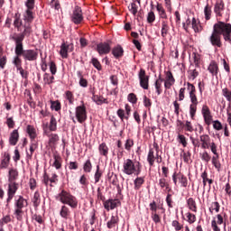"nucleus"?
Segmentation results:
<instances>
[{"instance_id":"53","label":"nucleus","mask_w":231,"mask_h":231,"mask_svg":"<svg viewBox=\"0 0 231 231\" xmlns=\"http://www.w3.org/2000/svg\"><path fill=\"white\" fill-rule=\"evenodd\" d=\"M91 64L97 69V71H102V64H100V61H98V59L92 58Z\"/></svg>"},{"instance_id":"5","label":"nucleus","mask_w":231,"mask_h":231,"mask_svg":"<svg viewBox=\"0 0 231 231\" xmlns=\"http://www.w3.org/2000/svg\"><path fill=\"white\" fill-rule=\"evenodd\" d=\"M123 172L127 176H140L142 173V163L140 162H133L131 159H126L123 163Z\"/></svg>"},{"instance_id":"34","label":"nucleus","mask_w":231,"mask_h":231,"mask_svg":"<svg viewBox=\"0 0 231 231\" xmlns=\"http://www.w3.org/2000/svg\"><path fill=\"white\" fill-rule=\"evenodd\" d=\"M147 162L150 167L154 166L155 155H154V148H150L147 155Z\"/></svg>"},{"instance_id":"20","label":"nucleus","mask_w":231,"mask_h":231,"mask_svg":"<svg viewBox=\"0 0 231 231\" xmlns=\"http://www.w3.org/2000/svg\"><path fill=\"white\" fill-rule=\"evenodd\" d=\"M208 70L211 73L212 77H217V73H219V65H217L216 60H212L208 67Z\"/></svg>"},{"instance_id":"26","label":"nucleus","mask_w":231,"mask_h":231,"mask_svg":"<svg viewBox=\"0 0 231 231\" xmlns=\"http://www.w3.org/2000/svg\"><path fill=\"white\" fill-rule=\"evenodd\" d=\"M19 180V171L17 169L12 168L8 172V181H17Z\"/></svg>"},{"instance_id":"47","label":"nucleus","mask_w":231,"mask_h":231,"mask_svg":"<svg viewBox=\"0 0 231 231\" xmlns=\"http://www.w3.org/2000/svg\"><path fill=\"white\" fill-rule=\"evenodd\" d=\"M200 158H201L202 162H205V163H208V162H210V160H212V157L207 151H204L202 153H200Z\"/></svg>"},{"instance_id":"25","label":"nucleus","mask_w":231,"mask_h":231,"mask_svg":"<svg viewBox=\"0 0 231 231\" xmlns=\"http://www.w3.org/2000/svg\"><path fill=\"white\" fill-rule=\"evenodd\" d=\"M169 32H171V27L169 26V22L162 21V30H161V35L165 39L167 35H169Z\"/></svg>"},{"instance_id":"9","label":"nucleus","mask_w":231,"mask_h":231,"mask_svg":"<svg viewBox=\"0 0 231 231\" xmlns=\"http://www.w3.org/2000/svg\"><path fill=\"white\" fill-rule=\"evenodd\" d=\"M189 98L191 104L189 105V116L191 120L196 119V113L198 111V105L199 102L198 101V96L196 95V92H193L189 94Z\"/></svg>"},{"instance_id":"46","label":"nucleus","mask_w":231,"mask_h":231,"mask_svg":"<svg viewBox=\"0 0 231 231\" xmlns=\"http://www.w3.org/2000/svg\"><path fill=\"white\" fill-rule=\"evenodd\" d=\"M183 130L187 133H194V126L192 125V123L190 121H185Z\"/></svg>"},{"instance_id":"33","label":"nucleus","mask_w":231,"mask_h":231,"mask_svg":"<svg viewBox=\"0 0 231 231\" xmlns=\"http://www.w3.org/2000/svg\"><path fill=\"white\" fill-rule=\"evenodd\" d=\"M60 217H63V219H68V217L71 216V211H69V208H68L66 205L61 206V208L60 210Z\"/></svg>"},{"instance_id":"15","label":"nucleus","mask_w":231,"mask_h":231,"mask_svg":"<svg viewBox=\"0 0 231 231\" xmlns=\"http://www.w3.org/2000/svg\"><path fill=\"white\" fill-rule=\"evenodd\" d=\"M73 50H75L73 43L63 42L60 45V55L62 57V59H68V51L71 52Z\"/></svg>"},{"instance_id":"28","label":"nucleus","mask_w":231,"mask_h":231,"mask_svg":"<svg viewBox=\"0 0 231 231\" xmlns=\"http://www.w3.org/2000/svg\"><path fill=\"white\" fill-rule=\"evenodd\" d=\"M39 147V143L35 139H31V145H30V153L27 152L28 158H32L33 156V152L37 151Z\"/></svg>"},{"instance_id":"42","label":"nucleus","mask_w":231,"mask_h":231,"mask_svg":"<svg viewBox=\"0 0 231 231\" xmlns=\"http://www.w3.org/2000/svg\"><path fill=\"white\" fill-rule=\"evenodd\" d=\"M53 80H55V77L53 75L51 76L50 73H45L43 75V81L44 84H47V86H51V84H53Z\"/></svg>"},{"instance_id":"48","label":"nucleus","mask_w":231,"mask_h":231,"mask_svg":"<svg viewBox=\"0 0 231 231\" xmlns=\"http://www.w3.org/2000/svg\"><path fill=\"white\" fill-rule=\"evenodd\" d=\"M49 129L50 131H57V119L53 116L51 117Z\"/></svg>"},{"instance_id":"58","label":"nucleus","mask_w":231,"mask_h":231,"mask_svg":"<svg viewBox=\"0 0 231 231\" xmlns=\"http://www.w3.org/2000/svg\"><path fill=\"white\" fill-rule=\"evenodd\" d=\"M186 217H187V221H188V223H189V225L196 223V215H194L190 212H188V213H186Z\"/></svg>"},{"instance_id":"1","label":"nucleus","mask_w":231,"mask_h":231,"mask_svg":"<svg viewBox=\"0 0 231 231\" xmlns=\"http://www.w3.org/2000/svg\"><path fill=\"white\" fill-rule=\"evenodd\" d=\"M221 35L226 42L231 44V23L218 21L213 25V32L208 41L214 48H223Z\"/></svg>"},{"instance_id":"29","label":"nucleus","mask_w":231,"mask_h":231,"mask_svg":"<svg viewBox=\"0 0 231 231\" xmlns=\"http://www.w3.org/2000/svg\"><path fill=\"white\" fill-rule=\"evenodd\" d=\"M26 133L31 140H35V138H37V130L33 125H28L26 127Z\"/></svg>"},{"instance_id":"21","label":"nucleus","mask_w":231,"mask_h":231,"mask_svg":"<svg viewBox=\"0 0 231 231\" xmlns=\"http://www.w3.org/2000/svg\"><path fill=\"white\" fill-rule=\"evenodd\" d=\"M92 100L97 106H102V104H109V101H107V98H105L104 96L96 95L95 92H92Z\"/></svg>"},{"instance_id":"54","label":"nucleus","mask_w":231,"mask_h":231,"mask_svg":"<svg viewBox=\"0 0 231 231\" xmlns=\"http://www.w3.org/2000/svg\"><path fill=\"white\" fill-rule=\"evenodd\" d=\"M21 57H23V55L16 54L13 61L17 69H19V68H22L21 64L23 60H21Z\"/></svg>"},{"instance_id":"7","label":"nucleus","mask_w":231,"mask_h":231,"mask_svg":"<svg viewBox=\"0 0 231 231\" xmlns=\"http://www.w3.org/2000/svg\"><path fill=\"white\" fill-rule=\"evenodd\" d=\"M199 141L201 142V149H210L211 152L217 151V144L210 139V135L202 134L199 136Z\"/></svg>"},{"instance_id":"23","label":"nucleus","mask_w":231,"mask_h":231,"mask_svg":"<svg viewBox=\"0 0 231 231\" xmlns=\"http://www.w3.org/2000/svg\"><path fill=\"white\" fill-rule=\"evenodd\" d=\"M112 55H114L115 59H122L124 57V48L122 45H116L112 49Z\"/></svg>"},{"instance_id":"18","label":"nucleus","mask_w":231,"mask_h":231,"mask_svg":"<svg viewBox=\"0 0 231 231\" xmlns=\"http://www.w3.org/2000/svg\"><path fill=\"white\" fill-rule=\"evenodd\" d=\"M214 154L211 158L212 165L215 167V169L217 171V172H221V162L219 161V153L217 152V150H215L212 152Z\"/></svg>"},{"instance_id":"59","label":"nucleus","mask_w":231,"mask_h":231,"mask_svg":"<svg viewBox=\"0 0 231 231\" xmlns=\"http://www.w3.org/2000/svg\"><path fill=\"white\" fill-rule=\"evenodd\" d=\"M128 10L133 15H136V14H138V5H136V3H132L131 5L128 6Z\"/></svg>"},{"instance_id":"10","label":"nucleus","mask_w":231,"mask_h":231,"mask_svg":"<svg viewBox=\"0 0 231 231\" xmlns=\"http://www.w3.org/2000/svg\"><path fill=\"white\" fill-rule=\"evenodd\" d=\"M8 189H7V199L6 203L10 205V202L14 199L17 190H19V183L15 181H8Z\"/></svg>"},{"instance_id":"27","label":"nucleus","mask_w":231,"mask_h":231,"mask_svg":"<svg viewBox=\"0 0 231 231\" xmlns=\"http://www.w3.org/2000/svg\"><path fill=\"white\" fill-rule=\"evenodd\" d=\"M187 207L189 210H191V212H198V204L196 203V200L193 198H189L187 199Z\"/></svg>"},{"instance_id":"63","label":"nucleus","mask_w":231,"mask_h":231,"mask_svg":"<svg viewBox=\"0 0 231 231\" xmlns=\"http://www.w3.org/2000/svg\"><path fill=\"white\" fill-rule=\"evenodd\" d=\"M97 201H103V203H105L106 196H104V193H102V189L100 188H97Z\"/></svg>"},{"instance_id":"14","label":"nucleus","mask_w":231,"mask_h":231,"mask_svg":"<svg viewBox=\"0 0 231 231\" xmlns=\"http://www.w3.org/2000/svg\"><path fill=\"white\" fill-rule=\"evenodd\" d=\"M120 205H122V202H120V199H109L103 203V207L107 210V212L115 210V208H116V207H120Z\"/></svg>"},{"instance_id":"41","label":"nucleus","mask_w":231,"mask_h":231,"mask_svg":"<svg viewBox=\"0 0 231 231\" xmlns=\"http://www.w3.org/2000/svg\"><path fill=\"white\" fill-rule=\"evenodd\" d=\"M177 176L181 187L186 188L187 185H189V180H187V177H185V175H183L181 172H179Z\"/></svg>"},{"instance_id":"50","label":"nucleus","mask_w":231,"mask_h":231,"mask_svg":"<svg viewBox=\"0 0 231 231\" xmlns=\"http://www.w3.org/2000/svg\"><path fill=\"white\" fill-rule=\"evenodd\" d=\"M59 134H51L49 135V143H51L52 145H55L59 142Z\"/></svg>"},{"instance_id":"52","label":"nucleus","mask_w":231,"mask_h":231,"mask_svg":"<svg viewBox=\"0 0 231 231\" xmlns=\"http://www.w3.org/2000/svg\"><path fill=\"white\" fill-rule=\"evenodd\" d=\"M65 98L69 101V104H73L75 102V96H73V92L68 90L65 92Z\"/></svg>"},{"instance_id":"36","label":"nucleus","mask_w":231,"mask_h":231,"mask_svg":"<svg viewBox=\"0 0 231 231\" xmlns=\"http://www.w3.org/2000/svg\"><path fill=\"white\" fill-rule=\"evenodd\" d=\"M156 8L161 19H168L167 12H165V8H163L162 4H157Z\"/></svg>"},{"instance_id":"37","label":"nucleus","mask_w":231,"mask_h":231,"mask_svg":"<svg viewBox=\"0 0 231 231\" xmlns=\"http://www.w3.org/2000/svg\"><path fill=\"white\" fill-rule=\"evenodd\" d=\"M204 15L206 21H210V19H212V6L208 4H207L204 8Z\"/></svg>"},{"instance_id":"43","label":"nucleus","mask_w":231,"mask_h":231,"mask_svg":"<svg viewBox=\"0 0 231 231\" xmlns=\"http://www.w3.org/2000/svg\"><path fill=\"white\" fill-rule=\"evenodd\" d=\"M93 170V163H91V159L87 160L83 164L84 172L89 173Z\"/></svg>"},{"instance_id":"56","label":"nucleus","mask_w":231,"mask_h":231,"mask_svg":"<svg viewBox=\"0 0 231 231\" xmlns=\"http://www.w3.org/2000/svg\"><path fill=\"white\" fill-rule=\"evenodd\" d=\"M177 140L179 143H180L182 146L187 147L188 143H187V137H185V135L179 134Z\"/></svg>"},{"instance_id":"13","label":"nucleus","mask_w":231,"mask_h":231,"mask_svg":"<svg viewBox=\"0 0 231 231\" xmlns=\"http://www.w3.org/2000/svg\"><path fill=\"white\" fill-rule=\"evenodd\" d=\"M201 114L204 118V122L206 125H210L212 124V112L210 111V108L207 105L202 106Z\"/></svg>"},{"instance_id":"61","label":"nucleus","mask_w":231,"mask_h":231,"mask_svg":"<svg viewBox=\"0 0 231 231\" xmlns=\"http://www.w3.org/2000/svg\"><path fill=\"white\" fill-rule=\"evenodd\" d=\"M128 102H131V104H136L138 102V97H136V94L130 93L127 97Z\"/></svg>"},{"instance_id":"31","label":"nucleus","mask_w":231,"mask_h":231,"mask_svg":"<svg viewBox=\"0 0 231 231\" xmlns=\"http://www.w3.org/2000/svg\"><path fill=\"white\" fill-rule=\"evenodd\" d=\"M54 162L52 167H55L59 171L62 167V157L59 153H53Z\"/></svg>"},{"instance_id":"3","label":"nucleus","mask_w":231,"mask_h":231,"mask_svg":"<svg viewBox=\"0 0 231 231\" xmlns=\"http://www.w3.org/2000/svg\"><path fill=\"white\" fill-rule=\"evenodd\" d=\"M26 36H13L12 39L15 42L14 52L15 55H22L24 60H29L30 62L37 60L39 59V52L37 50H24L23 45V41H24Z\"/></svg>"},{"instance_id":"38","label":"nucleus","mask_w":231,"mask_h":231,"mask_svg":"<svg viewBox=\"0 0 231 231\" xmlns=\"http://www.w3.org/2000/svg\"><path fill=\"white\" fill-rule=\"evenodd\" d=\"M32 201L33 203L34 208H37V207H39V205H41V193H39V191L34 192Z\"/></svg>"},{"instance_id":"45","label":"nucleus","mask_w":231,"mask_h":231,"mask_svg":"<svg viewBox=\"0 0 231 231\" xmlns=\"http://www.w3.org/2000/svg\"><path fill=\"white\" fill-rule=\"evenodd\" d=\"M191 26L195 33H199V32H201V26H199V23H198L196 18H192Z\"/></svg>"},{"instance_id":"64","label":"nucleus","mask_w":231,"mask_h":231,"mask_svg":"<svg viewBox=\"0 0 231 231\" xmlns=\"http://www.w3.org/2000/svg\"><path fill=\"white\" fill-rule=\"evenodd\" d=\"M50 66V71L51 75H56L57 74V64H55V61H51L49 63Z\"/></svg>"},{"instance_id":"12","label":"nucleus","mask_w":231,"mask_h":231,"mask_svg":"<svg viewBox=\"0 0 231 231\" xmlns=\"http://www.w3.org/2000/svg\"><path fill=\"white\" fill-rule=\"evenodd\" d=\"M139 84L143 89H149V76L145 72V69H141L138 73Z\"/></svg>"},{"instance_id":"16","label":"nucleus","mask_w":231,"mask_h":231,"mask_svg":"<svg viewBox=\"0 0 231 231\" xmlns=\"http://www.w3.org/2000/svg\"><path fill=\"white\" fill-rule=\"evenodd\" d=\"M223 12H225V2L223 0H217L214 5V14L217 19L223 17Z\"/></svg>"},{"instance_id":"22","label":"nucleus","mask_w":231,"mask_h":231,"mask_svg":"<svg viewBox=\"0 0 231 231\" xmlns=\"http://www.w3.org/2000/svg\"><path fill=\"white\" fill-rule=\"evenodd\" d=\"M120 221V217H118V215H112L110 220L106 223L107 228L110 230L112 228H116Z\"/></svg>"},{"instance_id":"6","label":"nucleus","mask_w":231,"mask_h":231,"mask_svg":"<svg viewBox=\"0 0 231 231\" xmlns=\"http://www.w3.org/2000/svg\"><path fill=\"white\" fill-rule=\"evenodd\" d=\"M59 199L60 203H63V205H69L70 208H77V207H79V200L77 199V197L64 189L59 193Z\"/></svg>"},{"instance_id":"39","label":"nucleus","mask_w":231,"mask_h":231,"mask_svg":"<svg viewBox=\"0 0 231 231\" xmlns=\"http://www.w3.org/2000/svg\"><path fill=\"white\" fill-rule=\"evenodd\" d=\"M220 209H221V205L217 201L212 202L208 208L210 214H214V210L215 212L217 213L219 212Z\"/></svg>"},{"instance_id":"62","label":"nucleus","mask_w":231,"mask_h":231,"mask_svg":"<svg viewBox=\"0 0 231 231\" xmlns=\"http://www.w3.org/2000/svg\"><path fill=\"white\" fill-rule=\"evenodd\" d=\"M171 226H173V228L175 229V231H180V230H181V229L183 228V225H181V224L180 223V221H178V220H173V221L171 222Z\"/></svg>"},{"instance_id":"4","label":"nucleus","mask_w":231,"mask_h":231,"mask_svg":"<svg viewBox=\"0 0 231 231\" xmlns=\"http://www.w3.org/2000/svg\"><path fill=\"white\" fill-rule=\"evenodd\" d=\"M14 216L16 221H23V216H24V208L28 207V199H24L23 195H19L14 199Z\"/></svg>"},{"instance_id":"8","label":"nucleus","mask_w":231,"mask_h":231,"mask_svg":"<svg viewBox=\"0 0 231 231\" xmlns=\"http://www.w3.org/2000/svg\"><path fill=\"white\" fill-rule=\"evenodd\" d=\"M70 21L74 24H81L84 21V14H82V8L79 5H76L70 14Z\"/></svg>"},{"instance_id":"11","label":"nucleus","mask_w":231,"mask_h":231,"mask_svg":"<svg viewBox=\"0 0 231 231\" xmlns=\"http://www.w3.org/2000/svg\"><path fill=\"white\" fill-rule=\"evenodd\" d=\"M76 118L79 124H84L88 120L86 106L81 105L76 107Z\"/></svg>"},{"instance_id":"40","label":"nucleus","mask_w":231,"mask_h":231,"mask_svg":"<svg viewBox=\"0 0 231 231\" xmlns=\"http://www.w3.org/2000/svg\"><path fill=\"white\" fill-rule=\"evenodd\" d=\"M198 77H199V72L198 71V69H190L188 71V79H189V80H196Z\"/></svg>"},{"instance_id":"24","label":"nucleus","mask_w":231,"mask_h":231,"mask_svg":"<svg viewBox=\"0 0 231 231\" xmlns=\"http://www.w3.org/2000/svg\"><path fill=\"white\" fill-rule=\"evenodd\" d=\"M17 142H19V130H14L9 136V143L10 145H17Z\"/></svg>"},{"instance_id":"17","label":"nucleus","mask_w":231,"mask_h":231,"mask_svg":"<svg viewBox=\"0 0 231 231\" xmlns=\"http://www.w3.org/2000/svg\"><path fill=\"white\" fill-rule=\"evenodd\" d=\"M97 51L99 55H107L111 52V45L107 42H100L97 45Z\"/></svg>"},{"instance_id":"30","label":"nucleus","mask_w":231,"mask_h":231,"mask_svg":"<svg viewBox=\"0 0 231 231\" xmlns=\"http://www.w3.org/2000/svg\"><path fill=\"white\" fill-rule=\"evenodd\" d=\"M98 152L101 156H105V158H107L109 154V147H107V144L106 143H102L98 146Z\"/></svg>"},{"instance_id":"35","label":"nucleus","mask_w":231,"mask_h":231,"mask_svg":"<svg viewBox=\"0 0 231 231\" xmlns=\"http://www.w3.org/2000/svg\"><path fill=\"white\" fill-rule=\"evenodd\" d=\"M145 183V179L143 177H137L134 180V190H140L142 189V186Z\"/></svg>"},{"instance_id":"44","label":"nucleus","mask_w":231,"mask_h":231,"mask_svg":"<svg viewBox=\"0 0 231 231\" xmlns=\"http://www.w3.org/2000/svg\"><path fill=\"white\" fill-rule=\"evenodd\" d=\"M102 171H100V165L97 166V170L96 172L94 174V180H95V183H98V181H100V178H102Z\"/></svg>"},{"instance_id":"32","label":"nucleus","mask_w":231,"mask_h":231,"mask_svg":"<svg viewBox=\"0 0 231 231\" xmlns=\"http://www.w3.org/2000/svg\"><path fill=\"white\" fill-rule=\"evenodd\" d=\"M8 165H10V154L5 153L0 163V169H8Z\"/></svg>"},{"instance_id":"51","label":"nucleus","mask_w":231,"mask_h":231,"mask_svg":"<svg viewBox=\"0 0 231 231\" xmlns=\"http://www.w3.org/2000/svg\"><path fill=\"white\" fill-rule=\"evenodd\" d=\"M143 104L144 107L150 110L152 106V101L151 100V98L147 97V96H143Z\"/></svg>"},{"instance_id":"49","label":"nucleus","mask_w":231,"mask_h":231,"mask_svg":"<svg viewBox=\"0 0 231 231\" xmlns=\"http://www.w3.org/2000/svg\"><path fill=\"white\" fill-rule=\"evenodd\" d=\"M222 95L226 97L227 102H231V90L228 88L222 89Z\"/></svg>"},{"instance_id":"57","label":"nucleus","mask_w":231,"mask_h":231,"mask_svg":"<svg viewBox=\"0 0 231 231\" xmlns=\"http://www.w3.org/2000/svg\"><path fill=\"white\" fill-rule=\"evenodd\" d=\"M26 10L29 12H33V8H35V0H27L25 2Z\"/></svg>"},{"instance_id":"2","label":"nucleus","mask_w":231,"mask_h":231,"mask_svg":"<svg viewBox=\"0 0 231 231\" xmlns=\"http://www.w3.org/2000/svg\"><path fill=\"white\" fill-rule=\"evenodd\" d=\"M33 19H35L33 11L25 10V13L23 14V21L21 19V14L15 13L14 26L16 28L17 32H22L17 37H30ZM22 28H23V31Z\"/></svg>"},{"instance_id":"19","label":"nucleus","mask_w":231,"mask_h":231,"mask_svg":"<svg viewBox=\"0 0 231 231\" xmlns=\"http://www.w3.org/2000/svg\"><path fill=\"white\" fill-rule=\"evenodd\" d=\"M164 79L162 78V75L160 74L158 79L154 82V88H155V93L160 97L162 93H163V82Z\"/></svg>"},{"instance_id":"55","label":"nucleus","mask_w":231,"mask_h":231,"mask_svg":"<svg viewBox=\"0 0 231 231\" xmlns=\"http://www.w3.org/2000/svg\"><path fill=\"white\" fill-rule=\"evenodd\" d=\"M51 108L54 109V111H60L61 105L59 100L56 101H51Z\"/></svg>"},{"instance_id":"60","label":"nucleus","mask_w":231,"mask_h":231,"mask_svg":"<svg viewBox=\"0 0 231 231\" xmlns=\"http://www.w3.org/2000/svg\"><path fill=\"white\" fill-rule=\"evenodd\" d=\"M159 186L161 189H169V181H167V179L165 178H161L159 180Z\"/></svg>"}]
</instances>
